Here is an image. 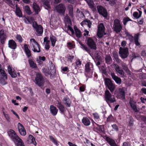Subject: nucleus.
Instances as JSON below:
<instances>
[{
  "instance_id": "nucleus-1",
  "label": "nucleus",
  "mask_w": 146,
  "mask_h": 146,
  "mask_svg": "<svg viewBox=\"0 0 146 146\" xmlns=\"http://www.w3.org/2000/svg\"><path fill=\"white\" fill-rule=\"evenodd\" d=\"M9 136L17 146H25L22 140L17 135L15 131L10 129L8 132Z\"/></svg>"
},
{
  "instance_id": "nucleus-2",
  "label": "nucleus",
  "mask_w": 146,
  "mask_h": 146,
  "mask_svg": "<svg viewBox=\"0 0 146 146\" xmlns=\"http://www.w3.org/2000/svg\"><path fill=\"white\" fill-rule=\"evenodd\" d=\"M34 82L41 88H42L43 87L45 81L40 73L38 72L36 73Z\"/></svg>"
},
{
  "instance_id": "nucleus-3",
  "label": "nucleus",
  "mask_w": 146,
  "mask_h": 146,
  "mask_svg": "<svg viewBox=\"0 0 146 146\" xmlns=\"http://www.w3.org/2000/svg\"><path fill=\"white\" fill-rule=\"evenodd\" d=\"M105 97L106 101L109 106L110 103H113L116 101L115 96L111 95L108 90L105 91Z\"/></svg>"
},
{
  "instance_id": "nucleus-4",
  "label": "nucleus",
  "mask_w": 146,
  "mask_h": 146,
  "mask_svg": "<svg viewBox=\"0 0 146 146\" xmlns=\"http://www.w3.org/2000/svg\"><path fill=\"white\" fill-rule=\"evenodd\" d=\"M30 42L32 50L34 52H40V46L34 39H31Z\"/></svg>"
},
{
  "instance_id": "nucleus-5",
  "label": "nucleus",
  "mask_w": 146,
  "mask_h": 146,
  "mask_svg": "<svg viewBox=\"0 0 146 146\" xmlns=\"http://www.w3.org/2000/svg\"><path fill=\"white\" fill-rule=\"evenodd\" d=\"M113 29L117 33H119L121 30L122 27L118 19H116L114 21Z\"/></svg>"
},
{
  "instance_id": "nucleus-6",
  "label": "nucleus",
  "mask_w": 146,
  "mask_h": 146,
  "mask_svg": "<svg viewBox=\"0 0 146 146\" xmlns=\"http://www.w3.org/2000/svg\"><path fill=\"white\" fill-rule=\"evenodd\" d=\"M105 27L102 23H100L98 26L97 35L99 38L102 37L104 35H106L105 32Z\"/></svg>"
},
{
  "instance_id": "nucleus-7",
  "label": "nucleus",
  "mask_w": 146,
  "mask_h": 146,
  "mask_svg": "<svg viewBox=\"0 0 146 146\" xmlns=\"http://www.w3.org/2000/svg\"><path fill=\"white\" fill-rule=\"evenodd\" d=\"M104 82L106 85L107 86L108 88L111 92H113L115 90V86L112 83L111 80L108 78H105L104 79Z\"/></svg>"
},
{
  "instance_id": "nucleus-8",
  "label": "nucleus",
  "mask_w": 146,
  "mask_h": 146,
  "mask_svg": "<svg viewBox=\"0 0 146 146\" xmlns=\"http://www.w3.org/2000/svg\"><path fill=\"white\" fill-rule=\"evenodd\" d=\"M85 70L86 73H85V75L86 76H89V75H88L92 74V70L93 69V65L91 63L88 62L87 63L85 66Z\"/></svg>"
},
{
  "instance_id": "nucleus-9",
  "label": "nucleus",
  "mask_w": 146,
  "mask_h": 146,
  "mask_svg": "<svg viewBox=\"0 0 146 146\" xmlns=\"http://www.w3.org/2000/svg\"><path fill=\"white\" fill-rule=\"evenodd\" d=\"M119 54L121 58H126L128 55V51L127 48H122L120 47L119 49Z\"/></svg>"
},
{
  "instance_id": "nucleus-10",
  "label": "nucleus",
  "mask_w": 146,
  "mask_h": 146,
  "mask_svg": "<svg viewBox=\"0 0 146 146\" xmlns=\"http://www.w3.org/2000/svg\"><path fill=\"white\" fill-rule=\"evenodd\" d=\"M33 26L35 29L38 35L41 34L43 32V28L40 25H38L35 21L33 23Z\"/></svg>"
},
{
  "instance_id": "nucleus-11",
  "label": "nucleus",
  "mask_w": 146,
  "mask_h": 146,
  "mask_svg": "<svg viewBox=\"0 0 146 146\" xmlns=\"http://www.w3.org/2000/svg\"><path fill=\"white\" fill-rule=\"evenodd\" d=\"M87 42L88 46L91 49L95 50L96 49V43L92 38H89L87 40Z\"/></svg>"
},
{
  "instance_id": "nucleus-12",
  "label": "nucleus",
  "mask_w": 146,
  "mask_h": 146,
  "mask_svg": "<svg viewBox=\"0 0 146 146\" xmlns=\"http://www.w3.org/2000/svg\"><path fill=\"white\" fill-rule=\"evenodd\" d=\"M125 88H120L119 89L117 95L118 98L123 99L125 97Z\"/></svg>"
},
{
  "instance_id": "nucleus-13",
  "label": "nucleus",
  "mask_w": 146,
  "mask_h": 146,
  "mask_svg": "<svg viewBox=\"0 0 146 146\" xmlns=\"http://www.w3.org/2000/svg\"><path fill=\"white\" fill-rule=\"evenodd\" d=\"M7 38L6 33L3 30H1L0 31V42L2 44H4Z\"/></svg>"
},
{
  "instance_id": "nucleus-14",
  "label": "nucleus",
  "mask_w": 146,
  "mask_h": 146,
  "mask_svg": "<svg viewBox=\"0 0 146 146\" xmlns=\"http://www.w3.org/2000/svg\"><path fill=\"white\" fill-rule=\"evenodd\" d=\"M97 9L100 14L102 15L104 17H107V13L106 10L103 7L98 6Z\"/></svg>"
},
{
  "instance_id": "nucleus-15",
  "label": "nucleus",
  "mask_w": 146,
  "mask_h": 146,
  "mask_svg": "<svg viewBox=\"0 0 146 146\" xmlns=\"http://www.w3.org/2000/svg\"><path fill=\"white\" fill-rule=\"evenodd\" d=\"M112 66L114 68L115 71L117 73L119 74L122 76H124V72L122 69L120 68L118 65L113 64Z\"/></svg>"
},
{
  "instance_id": "nucleus-16",
  "label": "nucleus",
  "mask_w": 146,
  "mask_h": 146,
  "mask_svg": "<svg viewBox=\"0 0 146 146\" xmlns=\"http://www.w3.org/2000/svg\"><path fill=\"white\" fill-rule=\"evenodd\" d=\"M56 9L59 13L63 14L65 11V7L63 5L60 4L56 7Z\"/></svg>"
},
{
  "instance_id": "nucleus-17",
  "label": "nucleus",
  "mask_w": 146,
  "mask_h": 146,
  "mask_svg": "<svg viewBox=\"0 0 146 146\" xmlns=\"http://www.w3.org/2000/svg\"><path fill=\"white\" fill-rule=\"evenodd\" d=\"M131 107L135 112L139 111V110L137 108L136 104V102L133 100L132 99H131L129 102Z\"/></svg>"
},
{
  "instance_id": "nucleus-18",
  "label": "nucleus",
  "mask_w": 146,
  "mask_h": 146,
  "mask_svg": "<svg viewBox=\"0 0 146 146\" xmlns=\"http://www.w3.org/2000/svg\"><path fill=\"white\" fill-rule=\"evenodd\" d=\"M7 70L9 74L13 78H15L17 76V74L16 73L14 70L13 69L10 65L7 66Z\"/></svg>"
},
{
  "instance_id": "nucleus-19",
  "label": "nucleus",
  "mask_w": 146,
  "mask_h": 146,
  "mask_svg": "<svg viewBox=\"0 0 146 146\" xmlns=\"http://www.w3.org/2000/svg\"><path fill=\"white\" fill-rule=\"evenodd\" d=\"M8 46L11 49H15L17 48V44L13 40H10L8 41Z\"/></svg>"
},
{
  "instance_id": "nucleus-20",
  "label": "nucleus",
  "mask_w": 146,
  "mask_h": 146,
  "mask_svg": "<svg viewBox=\"0 0 146 146\" xmlns=\"http://www.w3.org/2000/svg\"><path fill=\"white\" fill-rule=\"evenodd\" d=\"M27 142L28 144H32L35 146L36 145V143L35 141V138L31 135H29L27 140Z\"/></svg>"
},
{
  "instance_id": "nucleus-21",
  "label": "nucleus",
  "mask_w": 146,
  "mask_h": 146,
  "mask_svg": "<svg viewBox=\"0 0 146 146\" xmlns=\"http://www.w3.org/2000/svg\"><path fill=\"white\" fill-rule=\"evenodd\" d=\"M111 74L112 79L117 84H119L121 83V79L116 76L114 73H111Z\"/></svg>"
},
{
  "instance_id": "nucleus-22",
  "label": "nucleus",
  "mask_w": 146,
  "mask_h": 146,
  "mask_svg": "<svg viewBox=\"0 0 146 146\" xmlns=\"http://www.w3.org/2000/svg\"><path fill=\"white\" fill-rule=\"evenodd\" d=\"M56 106L61 112L62 113H63L64 111L65 108L64 106L61 104L60 102L59 101L57 100L56 101Z\"/></svg>"
},
{
  "instance_id": "nucleus-23",
  "label": "nucleus",
  "mask_w": 146,
  "mask_h": 146,
  "mask_svg": "<svg viewBox=\"0 0 146 146\" xmlns=\"http://www.w3.org/2000/svg\"><path fill=\"white\" fill-rule=\"evenodd\" d=\"M63 103L67 107L70 106L71 103V101L68 98H65L63 100Z\"/></svg>"
},
{
  "instance_id": "nucleus-24",
  "label": "nucleus",
  "mask_w": 146,
  "mask_h": 146,
  "mask_svg": "<svg viewBox=\"0 0 146 146\" xmlns=\"http://www.w3.org/2000/svg\"><path fill=\"white\" fill-rule=\"evenodd\" d=\"M106 140L111 146H118L113 139L110 137H106Z\"/></svg>"
},
{
  "instance_id": "nucleus-25",
  "label": "nucleus",
  "mask_w": 146,
  "mask_h": 146,
  "mask_svg": "<svg viewBox=\"0 0 146 146\" xmlns=\"http://www.w3.org/2000/svg\"><path fill=\"white\" fill-rule=\"evenodd\" d=\"M50 111L53 115H56L58 112V110L56 107L52 105L50 106Z\"/></svg>"
},
{
  "instance_id": "nucleus-26",
  "label": "nucleus",
  "mask_w": 146,
  "mask_h": 146,
  "mask_svg": "<svg viewBox=\"0 0 146 146\" xmlns=\"http://www.w3.org/2000/svg\"><path fill=\"white\" fill-rule=\"evenodd\" d=\"M7 79V75L5 76L0 77V83L3 85H5L7 84L6 80Z\"/></svg>"
},
{
  "instance_id": "nucleus-27",
  "label": "nucleus",
  "mask_w": 146,
  "mask_h": 146,
  "mask_svg": "<svg viewBox=\"0 0 146 146\" xmlns=\"http://www.w3.org/2000/svg\"><path fill=\"white\" fill-rule=\"evenodd\" d=\"M97 126V127L95 126L94 128V131L98 132H103L104 131V127L102 125H99L97 123H95Z\"/></svg>"
},
{
  "instance_id": "nucleus-28",
  "label": "nucleus",
  "mask_w": 146,
  "mask_h": 146,
  "mask_svg": "<svg viewBox=\"0 0 146 146\" xmlns=\"http://www.w3.org/2000/svg\"><path fill=\"white\" fill-rule=\"evenodd\" d=\"M24 51L27 56L29 58L31 56V52L28 48V46L27 44L24 45Z\"/></svg>"
},
{
  "instance_id": "nucleus-29",
  "label": "nucleus",
  "mask_w": 146,
  "mask_h": 146,
  "mask_svg": "<svg viewBox=\"0 0 146 146\" xmlns=\"http://www.w3.org/2000/svg\"><path fill=\"white\" fill-rule=\"evenodd\" d=\"M48 39V37H45L44 39V41L45 44V48L46 50H48L50 48V41Z\"/></svg>"
},
{
  "instance_id": "nucleus-30",
  "label": "nucleus",
  "mask_w": 146,
  "mask_h": 146,
  "mask_svg": "<svg viewBox=\"0 0 146 146\" xmlns=\"http://www.w3.org/2000/svg\"><path fill=\"white\" fill-rule=\"evenodd\" d=\"M33 7L36 14H38V12L40 11L39 6L36 3H34L33 4Z\"/></svg>"
},
{
  "instance_id": "nucleus-31",
  "label": "nucleus",
  "mask_w": 146,
  "mask_h": 146,
  "mask_svg": "<svg viewBox=\"0 0 146 146\" xmlns=\"http://www.w3.org/2000/svg\"><path fill=\"white\" fill-rule=\"evenodd\" d=\"M15 13L16 15L19 17H22L23 14L20 9L16 5V9L15 11Z\"/></svg>"
},
{
  "instance_id": "nucleus-32",
  "label": "nucleus",
  "mask_w": 146,
  "mask_h": 146,
  "mask_svg": "<svg viewBox=\"0 0 146 146\" xmlns=\"http://www.w3.org/2000/svg\"><path fill=\"white\" fill-rule=\"evenodd\" d=\"M25 22L27 24H31L32 23H33L34 21V19L32 17H29L26 18L24 19Z\"/></svg>"
},
{
  "instance_id": "nucleus-33",
  "label": "nucleus",
  "mask_w": 146,
  "mask_h": 146,
  "mask_svg": "<svg viewBox=\"0 0 146 146\" xmlns=\"http://www.w3.org/2000/svg\"><path fill=\"white\" fill-rule=\"evenodd\" d=\"M87 2L90 7L94 10L95 9L94 4L92 0H85Z\"/></svg>"
},
{
  "instance_id": "nucleus-34",
  "label": "nucleus",
  "mask_w": 146,
  "mask_h": 146,
  "mask_svg": "<svg viewBox=\"0 0 146 146\" xmlns=\"http://www.w3.org/2000/svg\"><path fill=\"white\" fill-rule=\"evenodd\" d=\"M68 9L69 11V14L71 18H73L74 17V15L72 6L71 5H68Z\"/></svg>"
},
{
  "instance_id": "nucleus-35",
  "label": "nucleus",
  "mask_w": 146,
  "mask_h": 146,
  "mask_svg": "<svg viewBox=\"0 0 146 146\" xmlns=\"http://www.w3.org/2000/svg\"><path fill=\"white\" fill-rule=\"evenodd\" d=\"M74 29L76 36L78 38L81 37L82 36V34L80 31L76 27H74Z\"/></svg>"
},
{
  "instance_id": "nucleus-36",
  "label": "nucleus",
  "mask_w": 146,
  "mask_h": 146,
  "mask_svg": "<svg viewBox=\"0 0 146 146\" xmlns=\"http://www.w3.org/2000/svg\"><path fill=\"white\" fill-rule=\"evenodd\" d=\"M83 123L85 125L88 126L90 124V121L88 118L84 117L82 120Z\"/></svg>"
},
{
  "instance_id": "nucleus-37",
  "label": "nucleus",
  "mask_w": 146,
  "mask_h": 146,
  "mask_svg": "<svg viewBox=\"0 0 146 146\" xmlns=\"http://www.w3.org/2000/svg\"><path fill=\"white\" fill-rule=\"evenodd\" d=\"M50 39L52 43V46L53 47L54 46L55 43L57 41L56 38L55 36L51 35L50 36Z\"/></svg>"
},
{
  "instance_id": "nucleus-38",
  "label": "nucleus",
  "mask_w": 146,
  "mask_h": 146,
  "mask_svg": "<svg viewBox=\"0 0 146 146\" xmlns=\"http://www.w3.org/2000/svg\"><path fill=\"white\" fill-rule=\"evenodd\" d=\"M142 14V12L139 11V12H134L133 14V16L135 18L137 19L141 17Z\"/></svg>"
},
{
  "instance_id": "nucleus-39",
  "label": "nucleus",
  "mask_w": 146,
  "mask_h": 146,
  "mask_svg": "<svg viewBox=\"0 0 146 146\" xmlns=\"http://www.w3.org/2000/svg\"><path fill=\"white\" fill-rule=\"evenodd\" d=\"M30 66L32 68H36L37 66L35 64L32 59H30L28 60Z\"/></svg>"
},
{
  "instance_id": "nucleus-40",
  "label": "nucleus",
  "mask_w": 146,
  "mask_h": 146,
  "mask_svg": "<svg viewBox=\"0 0 146 146\" xmlns=\"http://www.w3.org/2000/svg\"><path fill=\"white\" fill-rule=\"evenodd\" d=\"M139 35V34H135L134 36V40L135 44L137 46H139L140 44L138 41V36Z\"/></svg>"
},
{
  "instance_id": "nucleus-41",
  "label": "nucleus",
  "mask_w": 146,
  "mask_h": 146,
  "mask_svg": "<svg viewBox=\"0 0 146 146\" xmlns=\"http://www.w3.org/2000/svg\"><path fill=\"white\" fill-rule=\"evenodd\" d=\"M75 64V67L76 69H78L80 67L81 64V62L80 60H76Z\"/></svg>"
},
{
  "instance_id": "nucleus-42",
  "label": "nucleus",
  "mask_w": 146,
  "mask_h": 146,
  "mask_svg": "<svg viewBox=\"0 0 146 146\" xmlns=\"http://www.w3.org/2000/svg\"><path fill=\"white\" fill-rule=\"evenodd\" d=\"M81 46V48L83 50H86L88 52H90V49L88 48V47L85 44H82L81 43H80Z\"/></svg>"
},
{
  "instance_id": "nucleus-43",
  "label": "nucleus",
  "mask_w": 146,
  "mask_h": 146,
  "mask_svg": "<svg viewBox=\"0 0 146 146\" xmlns=\"http://www.w3.org/2000/svg\"><path fill=\"white\" fill-rule=\"evenodd\" d=\"M7 75L5 71L1 65L0 64V76H5V75Z\"/></svg>"
},
{
  "instance_id": "nucleus-44",
  "label": "nucleus",
  "mask_w": 146,
  "mask_h": 146,
  "mask_svg": "<svg viewBox=\"0 0 146 146\" xmlns=\"http://www.w3.org/2000/svg\"><path fill=\"white\" fill-rule=\"evenodd\" d=\"M41 1L43 2L44 5H45L48 8H50V4L49 2V1L50 0H41Z\"/></svg>"
},
{
  "instance_id": "nucleus-45",
  "label": "nucleus",
  "mask_w": 146,
  "mask_h": 146,
  "mask_svg": "<svg viewBox=\"0 0 146 146\" xmlns=\"http://www.w3.org/2000/svg\"><path fill=\"white\" fill-rule=\"evenodd\" d=\"M25 10L26 13L28 15H30L31 13V11L29 7L28 6H26L25 7Z\"/></svg>"
},
{
  "instance_id": "nucleus-46",
  "label": "nucleus",
  "mask_w": 146,
  "mask_h": 146,
  "mask_svg": "<svg viewBox=\"0 0 146 146\" xmlns=\"http://www.w3.org/2000/svg\"><path fill=\"white\" fill-rule=\"evenodd\" d=\"M94 119L96 121L98 122L100 120L99 115L97 113H95L93 114Z\"/></svg>"
},
{
  "instance_id": "nucleus-47",
  "label": "nucleus",
  "mask_w": 146,
  "mask_h": 146,
  "mask_svg": "<svg viewBox=\"0 0 146 146\" xmlns=\"http://www.w3.org/2000/svg\"><path fill=\"white\" fill-rule=\"evenodd\" d=\"M105 60L106 62L108 64H109L111 60V57L110 56L107 55L105 58Z\"/></svg>"
},
{
  "instance_id": "nucleus-48",
  "label": "nucleus",
  "mask_w": 146,
  "mask_h": 146,
  "mask_svg": "<svg viewBox=\"0 0 146 146\" xmlns=\"http://www.w3.org/2000/svg\"><path fill=\"white\" fill-rule=\"evenodd\" d=\"M113 55L116 61L117 62H119V59L118 58V56L117 53L116 52H114L113 53Z\"/></svg>"
},
{
  "instance_id": "nucleus-49",
  "label": "nucleus",
  "mask_w": 146,
  "mask_h": 146,
  "mask_svg": "<svg viewBox=\"0 0 146 146\" xmlns=\"http://www.w3.org/2000/svg\"><path fill=\"white\" fill-rule=\"evenodd\" d=\"M77 13L78 14V15L80 18L83 17L84 16V15L83 14L82 12H80L79 9H77L76 11Z\"/></svg>"
},
{
  "instance_id": "nucleus-50",
  "label": "nucleus",
  "mask_w": 146,
  "mask_h": 146,
  "mask_svg": "<svg viewBox=\"0 0 146 146\" xmlns=\"http://www.w3.org/2000/svg\"><path fill=\"white\" fill-rule=\"evenodd\" d=\"M15 37L16 39L19 41V42H22L23 39L20 35H17Z\"/></svg>"
},
{
  "instance_id": "nucleus-51",
  "label": "nucleus",
  "mask_w": 146,
  "mask_h": 146,
  "mask_svg": "<svg viewBox=\"0 0 146 146\" xmlns=\"http://www.w3.org/2000/svg\"><path fill=\"white\" fill-rule=\"evenodd\" d=\"M49 137L50 140L54 143L55 144L57 145V142L56 140L52 136H49Z\"/></svg>"
},
{
  "instance_id": "nucleus-52",
  "label": "nucleus",
  "mask_w": 146,
  "mask_h": 146,
  "mask_svg": "<svg viewBox=\"0 0 146 146\" xmlns=\"http://www.w3.org/2000/svg\"><path fill=\"white\" fill-rule=\"evenodd\" d=\"M107 1L111 6H113L115 4V0H107Z\"/></svg>"
},
{
  "instance_id": "nucleus-53",
  "label": "nucleus",
  "mask_w": 146,
  "mask_h": 146,
  "mask_svg": "<svg viewBox=\"0 0 146 146\" xmlns=\"http://www.w3.org/2000/svg\"><path fill=\"white\" fill-rule=\"evenodd\" d=\"M20 134L21 135L24 136L26 135V133L25 130V129H22V130H20L19 131Z\"/></svg>"
},
{
  "instance_id": "nucleus-54",
  "label": "nucleus",
  "mask_w": 146,
  "mask_h": 146,
  "mask_svg": "<svg viewBox=\"0 0 146 146\" xmlns=\"http://www.w3.org/2000/svg\"><path fill=\"white\" fill-rule=\"evenodd\" d=\"M20 134L21 135L24 136L26 135V133L25 130V129H22V130H20L19 131Z\"/></svg>"
},
{
  "instance_id": "nucleus-55",
  "label": "nucleus",
  "mask_w": 146,
  "mask_h": 146,
  "mask_svg": "<svg viewBox=\"0 0 146 146\" xmlns=\"http://www.w3.org/2000/svg\"><path fill=\"white\" fill-rule=\"evenodd\" d=\"M18 128L19 130H22L25 129L23 125L20 123H19L18 124Z\"/></svg>"
},
{
  "instance_id": "nucleus-56",
  "label": "nucleus",
  "mask_w": 146,
  "mask_h": 146,
  "mask_svg": "<svg viewBox=\"0 0 146 146\" xmlns=\"http://www.w3.org/2000/svg\"><path fill=\"white\" fill-rule=\"evenodd\" d=\"M130 21H131V20L128 17L124 18L123 21V24L125 25L127 23Z\"/></svg>"
},
{
  "instance_id": "nucleus-57",
  "label": "nucleus",
  "mask_w": 146,
  "mask_h": 146,
  "mask_svg": "<svg viewBox=\"0 0 146 146\" xmlns=\"http://www.w3.org/2000/svg\"><path fill=\"white\" fill-rule=\"evenodd\" d=\"M65 21H66V22L68 23H70L71 22V20L69 17L67 15L64 18Z\"/></svg>"
},
{
  "instance_id": "nucleus-58",
  "label": "nucleus",
  "mask_w": 146,
  "mask_h": 146,
  "mask_svg": "<svg viewBox=\"0 0 146 146\" xmlns=\"http://www.w3.org/2000/svg\"><path fill=\"white\" fill-rule=\"evenodd\" d=\"M6 119L8 122L10 121V118L9 116L7 114H6L3 113Z\"/></svg>"
},
{
  "instance_id": "nucleus-59",
  "label": "nucleus",
  "mask_w": 146,
  "mask_h": 146,
  "mask_svg": "<svg viewBox=\"0 0 146 146\" xmlns=\"http://www.w3.org/2000/svg\"><path fill=\"white\" fill-rule=\"evenodd\" d=\"M86 145L87 146H95L93 143L88 140H86Z\"/></svg>"
},
{
  "instance_id": "nucleus-60",
  "label": "nucleus",
  "mask_w": 146,
  "mask_h": 146,
  "mask_svg": "<svg viewBox=\"0 0 146 146\" xmlns=\"http://www.w3.org/2000/svg\"><path fill=\"white\" fill-rule=\"evenodd\" d=\"M112 127L116 131H117L118 130V127L116 124H113L112 125Z\"/></svg>"
},
{
  "instance_id": "nucleus-61",
  "label": "nucleus",
  "mask_w": 146,
  "mask_h": 146,
  "mask_svg": "<svg viewBox=\"0 0 146 146\" xmlns=\"http://www.w3.org/2000/svg\"><path fill=\"white\" fill-rule=\"evenodd\" d=\"M74 58V56H68V61L72 62V60Z\"/></svg>"
},
{
  "instance_id": "nucleus-62",
  "label": "nucleus",
  "mask_w": 146,
  "mask_h": 146,
  "mask_svg": "<svg viewBox=\"0 0 146 146\" xmlns=\"http://www.w3.org/2000/svg\"><path fill=\"white\" fill-rule=\"evenodd\" d=\"M129 39L130 40L131 42H132L133 40V36L130 35V34L127 36Z\"/></svg>"
},
{
  "instance_id": "nucleus-63",
  "label": "nucleus",
  "mask_w": 146,
  "mask_h": 146,
  "mask_svg": "<svg viewBox=\"0 0 146 146\" xmlns=\"http://www.w3.org/2000/svg\"><path fill=\"white\" fill-rule=\"evenodd\" d=\"M80 91V92H84L85 90V87L84 86H81L79 88Z\"/></svg>"
},
{
  "instance_id": "nucleus-64",
  "label": "nucleus",
  "mask_w": 146,
  "mask_h": 146,
  "mask_svg": "<svg viewBox=\"0 0 146 146\" xmlns=\"http://www.w3.org/2000/svg\"><path fill=\"white\" fill-rule=\"evenodd\" d=\"M68 30L70 31L73 34L74 33V31L73 30V29H72V28L70 26H68Z\"/></svg>"
}]
</instances>
